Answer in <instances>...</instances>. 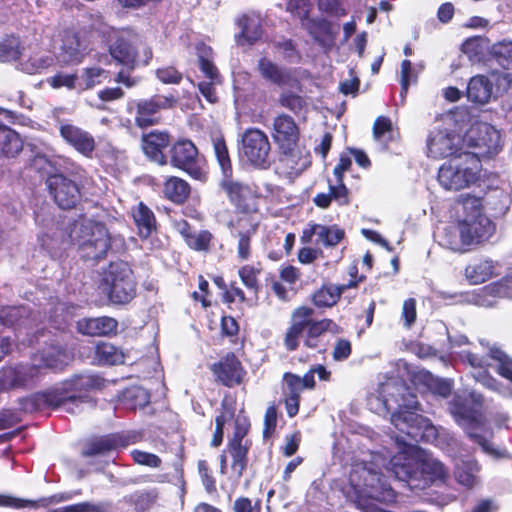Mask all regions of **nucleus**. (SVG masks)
Here are the masks:
<instances>
[{"label": "nucleus", "instance_id": "nucleus-26", "mask_svg": "<svg viewBox=\"0 0 512 512\" xmlns=\"http://www.w3.org/2000/svg\"><path fill=\"white\" fill-rule=\"evenodd\" d=\"M272 137L279 149H289L290 145H296L299 131L293 118L284 114L277 116L273 122Z\"/></svg>", "mask_w": 512, "mask_h": 512}, {"label": "nucleus", "instance_id": "nucleus-28", "mask_svg": "<svg viewBox=\"0 0 512 512\" xmlns=\"http://www.w3.org/2000/svg\"><path fill=\"white\" fill-rule=\"evenodd\" d=\"M502 298H512V276L483 287L476 295L475 303L483 307H493Z\"/></svg>", "mask_w": 512, "mask_h": 512}, {"label": "nucleus", "instance_id": "nucleus-44", "mask_svg": "<svg viewBox=\"0 0 512 512\" xmlns=\"http://www.w3.org/2000/svg\"><path fill=\"white\" fill-rule=\"evenodd\" d=\"M55 62L52 55L37 54L20 63V69L28 74L41 73Z\"/></svg>", "mask_w": 512, "mask_h": 512}, {"label": "nucleus", "instance_id": "nucleus-22", "mask_svg": "<svg viewBox=\"0 0 512 512\" xmlns=\"http://www.w3.org/2000/svg\"><path fill=\"white\" fill-rule=\"evenodd\" d=\"M35 403L61 409L67 413L76 414L82 411V405L87 403L86 396L67 395L59 391L39 393L34 397Z\"/></svg>", "mask_w": 512, "mask_h": 512}, {"label": "nucleus", "instance_id": "nucleus-54", "mask_svg": "<svg viewBox=\"0 0 512 512\" xmlns=\"http://www.w3.org/2000/svg\"><path fill=\"white\" fill-rule=\"evenodd\" d=\"M239 277L242 283L251 290L255 292L258 289V279L257 275L259 274V270L250 265H245L239 269Z\"/></svg>", "mask_w": 512, "mask_h": 512}, {"label": "nucleus", "instance_id": "nucleus-38", "mask_svg": "<svg viewBox=\"0 0 512 512\" xmlns=\"http://www.w3.org/2000/svg\"><path fill=\"white\" fill-rule=\"evenodd\" d=\"M132 216L141 237H148L156 225L154 213L142 202L132 209Z\"/></svg>", "mask_w": 512, "mask_h": 512}, {"label": "nucleus", "instance_id": "nucleus-20", "mask_svg": "<svg viewBox=\"0 0 512 512\" xmlns=\"http://www.w3.org/2000/svg\"><path fill=\"white\" fill-rule=\"evenodd\" d=\"M47 185L55 202L62 209H71L80 200L81 194L78 185L62 174L49 176Z\"/></svg>", "mask_w": 512, "mask_h": 512}, {"label": "nucleus", "instance_id": "nucleus-8", "mask_svg": "<svg viewBox=\"0 0 512 512\" xmlns=\"http://www.w3.org/2000/svg\"><path fill=\"white\" fill-rule=\"evenodd\" d=\"M463 215L461 220L462 236L467 249L480 245L490 239L495 231L493 222L483 213L481 199L467 195L461 198Z\"/></svg>", "mask_w": 512, "mask_h": 512}, {"label": "nucleus", "instance_id": "nucleus-56", "mask_svg": "<svg viewBox=\"0 0 512 512\" xmlns=\"http://www.w3.org/2000/svg\"><path fill=\"white\" fill-rule=\"evenodd\" d=\"M427 385L434 394L441 397H447L452 390L451 383L448 380L436 378L431 374L427 375Z\"/></svg>", "mask_w": 512, "mask_h": 512}, {"label": "nucleus", "instance_id": "nucleus-53", "mask_svg": "<svg viewBox=\"0 0 512 512\" xmlns=\"http://www.w3.org/2000/svg\"><path fill=\"white\" fill-rule=\"evenodd\" d=\"M493 350H498V351H501L500 349L498 348H492L490 350V359L494 361V363H486V361L479 357L478 355L474 354V353H471L469 351H463L461 354H460V357L463 359V360H466L473 368H479V369H482L484 368L486 365L488 366H493L496 371L499 373V370H498V361L492 356V351Z\"/></svg>", "mask_w": 512, "mask_h": 512}, {"label": "nucleus", "instance_id": "nucleus-50", "mask_svg": "<svg viewBox=\"0 0 512 512\" xmlns=\"http://www.w3.org/2000/svg\"><path fill=\"white\" fill-rule=\"evenodd\" d=\"M212 241V234L207 230L194 231L186 244L196 251H207Z\"/></svg>", "mask_w": 512, "mask_h": 512}, {"label": "nucleus", "instance_id": "nucleus-52", "mask_svg": "<svg viewBox=\"0 0 512 512\" xmlns=\"http://www.w3.org/2000/svg\"><path fill=\"white\" fill-rule=\"evenodd\" d=\"M473 376L483 386H485L493 391H498L506 397L512 398V390L508 389V388L501 389L498 382L494 378H492L490 375H488L486 370H479Z\"/></svg>", "mask_w": 512, "mask_h": 512}, {"label": "nucleus", "instance_id": "nucleus-21", "mask_svg": "<svg viewBox=\"0 0 512 512\" xmlns=\"http://www.w3.org/2000/svg\"><path fill=\"white\" fill-rule=\"evenodd\" d=\"M59 133L66 144L74 148L81 155L91 158L96 148L93 135L72 123H61Z\"/></svg>", "mask_w": 512, "mask_h": 512}, {"label": "nucleus", "instance_id": "nucleus-49", "mask_svg": "<svg viewBox=\"0 0 512 512\" xmlns=\"http://www.w3.org/2000/svg\"><path fill=\"white\" fill-rule=\"evenodd\" d=\"M108 76V72L99 67H91L83 70L80 77L86 89L92 88L100 84Z\"/></svg>", "mask_w": 512, "mask_h": 512}, {"label": "nucleus", "instance_id": "nucleus-2", "mask_svg": "<svg viewBox=\"0 0 512 512\" xmlns=\"http://www.w3.org/2000/svg\"><path fill=\"white\" fill-rule=\"evenodd\" d=\"M399 452L391 457L386 470L396 479L406 482L411 489H423L429 482L444 481L448 472L437 459L416 457V446L400 436H394Z\"/></svg>", "mask_w": 512, "mask_h": 512}, {"label": "nucleus", "instance_id": "nucleus-13", "mask_svg": "<svg viewBox=\"0 0 512 512\" xmlns=\"http://www.w3.org/2000/svg\"><path fill=\"white\" fill-rule=\"evenodd\" d=\"M71 359L70 353L59 347L51 346L40 355V364H37V359L34 360L33 365H19L16 366L18 387L28 386L38 378L41 373V368L61 369L67 365Z\"/></svg>", "mask_w": 512, "mask_h": 512}, {"label": "nucleus", "instance_id": "nucleus-1", "mask_svg": "<svg viewBox=\"0 0 512 512\" xmlns=\"http://www.w3.org/2000/svg\"><path fill=\"white\" fill-rule=\"evenodd\" d=\"M370 408L376 413L391 412V424L415 442L439 443L438 429L431 421L417 414L416 396L399 379L381 383L375 395L369 398Z\"/></svg>", "mask_w": 512, "mask_h": 512}, {"label": "nucleus", "instance_id": "nucleus-27", "mask_svg": "<svg viewBox=\"0 0 512 512\" xmlns=\"http://www.w3.org/2000/svg\"><path fill=\"white\" fill-rule=\"evenodd\" d=\"M211 370L220 382L229 387L239 384L244 375L240 361L233 354L213 364Z\"/></svg>", "mask_w": 512, "mask_h": 512}, {"label": "nucleus", "instance_id": "nucleus-61", "mask_svg": "<svg viewBox=\"0 0 512 512\" xmlns=\"http://www.w3.org/2000/svg\"><path fill=\"white\" fill-rule=\"evenodd\" d=\"M131 456L133 460L140 464V465H146L149 467H159L161 464V459L152 453L140 451V450H134L131 452Z\"/></svg>", "mask_w": 512, "mask_h": 512}, {"label": "nucleus", "instance_id": "nucleus-9", "mask_svg": "<svg viewBox=\"0 0 512 512\" xmlns=\"http://www.w3.org/2000/svg\"><path fill=\"white\" fill-rule=\"evenodd\" d=\"M109 50L118 63L131 69L140 64L147 65L152 58L151 49L132 31H122Z\"/></svg>", "mask_w": 512, "mask_h": 512}, {"label": "nucleus", "instance_id": "nucleus-39", "mask_svg": "<svg viewBox=\"0 0 512 512\" xmlns=\"http://www.w3.org/2000/svg\"><path fill=\"white\" fill-rule=\"evenodd\" d=\"M354 283L348 285H327L319 289L313 296V302L318 307H331L337 303L344 290L354 286Z\"/></svg>", "mask_w": 512, "mask_h": 512}, {"label": "nucleus", "instance_id": "nucleus-51", "mask_svg": "<svg viewBox=\"0 0 512 512\" xmlns=\"http://www.w3.org/2000/svg\"><path fill=\"white\" fill-rule=\"evenodd\" d=\"M20 55L18 39L11 37L0 42V58L2 61L16 60Z\"/></svg>", "mask_w": 512, "mask_h": 512}, {"label": "nucleus", "instance_id": "nucleus-19", "mask_svg": "<svg viewBox=\"0 0 512 512\" xmlns=\"http://www.w3.org/2000/svg\"><path fill=\"white\" fill-rule=\"evenodd\" d=\"M176 99L172 96L156 95L149 99H142L135 102L136 116L135 123L140 128H147L158 122V113L162 109H168L175 105Z\"/></svg>", "mask_w": 512, "mask_h": 512}, {"label": "nucleus", "instance_id": "nucleus-23", "mask_svg": "<svg viewBox=\"0 0 512 512\" xmlns=\"http://www.w3.org/2000/svg\"><path fill=\"white\" fill-rule=\"evenodd\" d=\"M85 50L86 47L78 35L72 30H67L61 37L57 61L61 65L78 64L83 60Z\"/></svg>", "mask_w": 512, "mask_h": 512}, {"label": "nucleus", "instance_id": "nucleus-32", "mask_svg": "<svg viewBox=\"0 0 512 512\" xmlns=\"http://www.w3.org/2000/svg\"><path fill=\"white\" fill-rule=\"evenodd\" d=\"M169 135L166 132L152 131L142 138V148L145 155L152 161L164 165L167 158L163 150L169 145Z\"/></svg>", "mask_w": 512, "mask_h": 512}, {"label": "nucleus", "instance_id": "nucleus-34", "mask_svg": "<svg viewBox=\"0 0 512 512\" xmlns=\"http://www.w3.org/2000/svg\"><path fill=\"white\" fill-rule=\"evenodd\" d=\"M479 472L480 466L476 460L463 457L455 460L454 478L458 484L473 488L479 482Z\"/></svg>", "mask_w": 512, "mask_h": 512}, {"label": "nucleus", "instance_id": "nucleus-7", "mask_svg": "<svg viewBox=\"0 0 512 512\" xmlns=\"http://www.w3.org/2000/svg\"><path fill=\"white\" fill-rule=\"evenodd\" d=\"M481 160L476 154L462 152L443 163L438 170V182L447 191H459L475 184L480 178Z\"/></svg>", "mask_w": 512, "mask_h": 512}, {"label": "nucleus", "instance_id": "nucleus-3", "mask_svg": "<svg viewBox=\"0 0 512 512\" xmlns=\"http://www.w3.org/2000/svg\"><path fill=\"white\" fill-rule=\"evenodd\" d=\"M347 496L365 512H376V502L391 503L396 494L379 472L366 464L353 466Z\"/></svg>", "mask_w": 512, "mask_h": 512}, {"label": "nucleus", "instance_id": "nucleus-5", "mask_svg": "<svg viewBox=\"0 0 512 512\" xmlns=\"http://www.w3.org/2000/svg\"><path fill=\"white\" fill-rule=\"evenodd\" d=\"M314 310L310 307L301 306L295 309L291 316V325L284 337V345L287 350L294 351L298 348L300 340L306 347L323 350L322 336L325 332L338 333L339 327L330 319L314 321L312 319Z\"/></svg>", "mask_w": 512, "mask_h": 512}, {"label": "nucleus", "instance_id": "nucleus-42", "mask_svg": "<svg viewBox=\"0 0 512 512\" xmlns=\"http://www.w3.org/2000/svg\"><path fill=\"white\" fill-rule=\"evenodd\" d=\"M250 446H245L242 444H234L233 446H228V452L232 458L231 469L237 478H240L243 475L248 463V451Z\"/></svg>", "mask_w": 512, "mask_h": 512}, {"label": "nucleus", "instance_id": "nucleus-62", "mask_svg": "<svg viewBox=\"0 0 512 512\" xmlns=\"http://www.w3.org/2000/svg\"><path fill=\"white\" fill-rule=\"evenodd\" d=\"M156 76L164 84H178L182 79V74L170 66L157 69Z\"/></svg>", "mask_w": 512, "mask_h": 512}, {"label": "nucleus", "instance_id": "nucleus-25", "mask_svg": "<svg viewBox=\"0 0 512 512\" xmlns=\"http://www.w3.org/2000/svg\"><path fill=\"white\" fill-rule=\"evenodd\" d=\"M508 74L502 78L506 80ZM501 77L497 73H491L489 77L476 75L472 77L467 86V97L469 100L479 104L487 103L493 94V83L500 81Z\"/></svg>", "mask_w": 512, "mask_h": 512}, {"label": "nucleus", "instance_id": "nucleus-4", "mask_svg": "<svg viewBox=\"0 0 512 512\" xmlns=\"http://www.w3.org/2000/svg\"><path fill=\"white\" fill-rule=\"evenodd\" d=\"M482 402V395L475 391L470 392L465 398L456 395L450 405V411L456 422L485 453L496 458L504 457L505 452L495 449L489 442L492 432L480 412Z\"/></svg>", "mask_w": 512, "mask_h": 512}, {"label": "nucleus", "instance_id": "nucleus-63", "mask_svg": "<svg viewBox=\"0 0 512 512\" xmlns=\"http://www.w3.org/2000/svg\"><path fill=\"white\" fill-rule=\"evenodd\" d=\"M231 415L232 414L230 412L227 413L226 411H224L219 416L216 417V419H215L216 429H215V432L213 435V439L211 441L212 446L217 447L222 443L223 435H224L223 428H224L226 421L228 420V418L231 417Z\"/></svg>", "mask_w": 512, "mask_h": 512}, {"label": "nucleus", "instance_id": "nucleus-29", "mask_svg": "<svg viewBox=\"0 0 512 512\" xmlns=\"http://www.w3.org/2000/svg\"><path fill=\"white\" fill-rule=\"evenodd\" d=\"M13 115L12 111L0 107V120L2 118L10 120ZM22 147L23 143L18 133L0 121V154L6 157H15Z\"/></svg>", "mask_w": 512, "mask_h": 512}, {"label": "nucleus", "instance_id": "nucleus-17", "mask_svg": "<svg viewBox=\"0 0 512 512\" xmlns=\"http://www.w3.org/2000/svg\"><path fill=\"white\" fill-rule=\"evenodd\" d=\"M170 163L196 179L203 176L198 150L190 140H179L171 147Z\"/></svg>", "mask_w": 512, "mask_h": 512}, {"label": "nucleus", "instance_id": "nucleus-10", "mask_svg": "<svg viewBox=\"0 0 512 512\" xmlns=\"http://www.w3.org/2000/svg\"><path fill=\"white\" fill-rule=\"evenodd\" d=\"M103 282L113 303H128L135 295L136 282L127 262H111L104 273Z\"/></svg>", "mask_w": 512, "mask_h": 512}, {"label": "nucleus", "instance_id": "nucleus-14", "mask_svg": "<svg viewBox=\"0 0 512 512\" xmlns=\"http://www.w3.org/2000/svg\"><path fill=\"white\" fill-rule=\"evenodd\" d=\"M427 156L433 159L452 158L464 149L463 138L447 129H433L426 140Z\"/></svg>", "mask_w": 512, "mask_h": 512}, {"label": "nucleus", "instance_id": "nucleus-45", "mask_svg": "<svg viewBox=\"0 0 512 512\" xmlns=\"http://www.w3.org/2000/svg\"><path fill=\"white\" fill-rule=\"evenodd\" d=\"M491 54L504 69H512V41H500L491 47Z\"/></svg>", "mask_w": 512, "mask_h": 512}, {"label": "nucleus", "instance_id": "nucleus-57", "mask_svg": "<svg viewBox=\"0 0 512 512\" xmlns=\"http://www.w3.org/2000/svg\"><path fill=\"white\" fill-rule=\"evenodd\" d=\"M26 312L24 307H6L0 310V324L10 326L18 322Z\"/></svg>", "mask_w": 512, "mask_h": 512}, {"label": "nucleus", "instance_id": "nucleus-36", "mask_svg": "<svg viewBox=\"0 0 512 512\" xmlns=\"http://www.w3.org/2000/svg\"><path fill=\"white\" fill-rule=\"evenodd\" d=\"M497 265L490 259H480L470 263L465 269V275L471 284L477 285L496 276Z\"/></svg>", "mask_w": 512, "mask_h": 512}, {"label": "nucleus", "instance_id": "nucleus-48", "mask_svg": "<svg viewBox=\"0 0 512 512\" xmlns=\"http://www.w3.org/2000/svg\"><path fill=\"white\" fill-rule=\"evenodd\" d=\"M279 103L295 114L302 112L307 107V101L304 97L290 91L283 92L280 95Z\"/></svg>", "mask_w": 512, "mask_h": 512}, {"label": "nucleus", "instance_id": "nucleus-6", "mask_svg": "<svg viewBox=\"0 0 512 512\" xmlns=\"http://www.w3.org/2000/svg\"><path fill=\"white\" fill-rule=\"evenodd\" d=\"M70 240L77 246L81 258L97 261L106 256L111 238L106 226L92 219L81 218L74 222L69 232Z\"/></svg>", "mask_w": 512, "mask_h": 512}, {"label": "nucleus", "instance_id": "nucleus-31", "mask_svg": "<svg viewBox=\"0 0 512 512\" xmlns=\"http://www.w3.org/2000/svg\"><path fill=\"white\" fill-rule=\"evenodd\" d=\"M461 220L439 227L435 232L438 243L455 252L468 251L464 237L462 236Z\"/></svg>", "mask_w": 512, "mask_h": 512}, {"label": "nucleus", "instance_id": "nucleus-64", "mask_svg": "<svg viewBox=\"0 0 512 512\" xmlns=\"http://www.w3.org/2000/svg\"><path fill=\"white\" fill-rule=\"evenodd\" d=\"M16 368L8 367L3 369L0 375V386L3 389L18 388Z\"/></svg>", "mask_w": 512, "mask_h": 512}, {"label": "nucleus", "instance_id": "nucleus-33", "mask_svg": "<svg viewBox=\"0 0 512 512\" xmlns=\"http://www.w3.org/2000/svg\"><path fill=\"white\" fill-rule=\"evenodd\" d=\"M39 244L51 257L56 258L73 245V241L70 240L69 233H64L58 228H51L39 236Z\"/></svg>", "mask_w": 512, "mask_h": 512}, {"label": "nucleus", "instance_id": "nucleus-59", "mask_svg": "<svg viewBox=\"0 0 512 512\" xmlns=\"http://www.w3.org/2000/svg\"><path fill=\"white\" fill-rule=\"evenodd\" d=\"M411 62L409 60H403L401 63V97L404 99L410 83L416 80V74L414 73Z\"/></svg>", "mask_w": 512, "mask_h": 512}, {"label": "nucleus", "instance_id": "nucleus-43", "mask_svg": "<svg viewBox=\"0 0 512 512\" xmlns=\"http://www.w3.org/2000/svg\"><path fill=\"white\" fill-rule=\"evenodd\" d=\"M96 358L100 364L116 365L124 362V355L110 343H100L95 348Z\"/></svg>", "mask_w": 512, "mask_h": 512}, {"label": "nucleus", "instance_id": "nucleus-35", "mask_svg": "<svg viewBox=\"0 0 512 512\" xmlns=\"http://www.w3.org/2000/svg\"><path fill=\"white\" fill-rule=\"evenodd\" d=\"M77 329L88 336H107L116 332L117 321L106 316L83 319L77 322Z\"/></svg>", "mask_w": 512, "mask_h": 512}, {"label": "nucleus", "instance_id": "nucleus-58", "mask_svg": "<svg viewBox=\"0 0 512 512\" xmlns=\"http://www.w3.org/2000/svg\"><path fill=\"white\" fill-rule=\"evenodd\" d=\"M284 382L285 396H294L300 398V394L304 390L303 384L300 382V377L291 373H286L284 375Z\"/></svg>", "mask_w": 512, "mask_h": 512}, {"label": "nucleus", "instance_id": "nucleus-16", "mask_svg": "<svg viewBox=\"0 0 512 512\" xmlns=\"http://www.w3.org/2000/svg\"><path fill=\"white\" fill-rule=\"evenodd\" d=\"M311 8L312 4L309 0H288L286 10L301 20L302 25L313 36L315 41L322 46H328L332 42L329 26L322 20H310L308 16Z\"/></svg>", "mask_w": 512, "mask_h": 512}, {"label": "nucleus", "instance_id": "nucleus-37", "mask_svg": "<svg viewBox=\"0 0 512 512\" xmlns=\"http://www.w3.org/2000/svg\"><path fill=\"white\" fill-rule=\"evenodd\" d=\"M237 23L241 29V33L237 36V42L239 44H243L245 42L253 43L261 37L262 29L259 14H245L238 19Z\"/></svg>", "mask_w": 512, "mask_h": 512}, {"label": "nucleus", "instance_id": "nucleus-40", "mask_svg": "<svg viewBox=\"0 0 512 512\" xmlns=\"http://www.w3.org/2000/svg\"><path fill=\"white\" fill-rule=\"evenodd\" d=\"M258 70L264 79L279 86L286 85L290 78L286 70L280 68L267 58L259 60Z\"/></svg>", "mask_w": 512, "mask_h": 512}, {"label": "nucleus", "instance_id": "nucleus-55", "mask_svg": "<svg viewBox=\"0 0 512 512\" xmlns=\"http://www.w3.org/2000/svg\"><path fill=\"white\" fill-rule=\"evenodd\" d=\"M492 356L498 361L499 374L512 382V359L498 350H493Z\"/></svg>", "mask_w": 512, "mask_h": 512}, {"label": "nucleus", "instance_id": "nucleus-12", "mask_svg": "<svg viewBox=\"0 0 512 512\" xmlns=\"http://www.w3.org/2000/svg\"><path fill=\"white\" fill-rule=\"evenodd\" d=\"M463 144L468 148H474L470 151L476 154L478 159L481 157H492L498 154L503 147V140L500 132L492 125L486 122L473 124L463 137Z\"/></svg>", "mask_w": 512, "mask_h": 512}, {"label": "nucleus", "instance_id": "nucleus-60", "mask_svg": "<svg viewBox=\"0 0 512 512\" xmlns=\"http://www.w3.org/2000/svg\"><path fill=\"white\" fill-rule=\"evenodd\" d=\"M416 318V300L414 298H409L404 301L402 306L401 319L403 321V325L406 328H410L415 323Z\"/></svg>", "mask_w": 512, "mask_h": 512}, {"label": "nucleus", "instance_id": "nucleus-15", "mask_svg": "<svg viewBox=\"0 0 512 512\" xmlns=\"http://www.w3.org/2000/svg\"><path fill=\"white\" fill-rule=\"evenodd\" d=\"M270 150L268 137L261 130L250 128L242 135L241 153L250 164L265 168L269 164Z\"/></svg>", "mask_w": 512, "mask_h": 512}, {"label": "nucleus", "instance_id": "nucleus-41", "mask_svg": "<svg viewBox=\"0 0 512 512\" xmlns=\"http://www.w3.org/2000/svg\"><path fill=\"white\" fill-rule=\"evenodd\" d=\"M163 193L172 202L180 204L189 196L190 186L185 180L173 176L166 180Z\"/></svg>", "mask_w": 512, "mask_h": 512}, {"label": "nucleus", "instance_id": "nucleus-11", "mask_svg": "<svg viewBox=\"0 0 512 512\" xmlns=\"http://www.w3.org/2000/svg\"><path fill=\"white\" fill-rule=\"evenodd\" d=\"M213 148L217 162L222 171L221 187L229 199L238 207L254 194L253 189L246 183L232 177V165L226 143L222 137L213 138Z\"/></svg>", "mask_w": 512, "mask_h": 512}, {"label": "nucleus", "instance_id": "nucleus-47", "mask_svg": "<svg viewBox=\"0 0 512 512\" xmlns=\"http://www.w3.org/2000/svg\"><path fill=\"white\" fill-rule=\"evenodd\" d=\"M373 134L375 140L386 146L393 139V129L390 119L379 117L374 123Z\"/></svg>", "mask_w": 512, "mask_h": 512}, {"label": "nucleus", "instance_id": "nucleus-18", "mask_svg": "<svg viewBox=\"0 0 512 512\" xmlns=\"http://www.w3.org/2000/svg\"><path fill=\"white\" fill-rule=\"evenodd\" d=\"M199 67L202 73L210 79L209 82L203 81L198 84V88L203 97L210 103H216L218 100L214 86L220 83V77L217 68L212 62V49L201 43L196 47Z\"/></svg>", "mask_w": 512, "mask_h": 512}, {"label": "nucleus", "instance_id": "nucleus-24", "mask_svg": "<svg viewBox=\"0 0 512 512\" xmlns=\"http://www.w3.org/2000/svg\"><path fill=\"white\" fill-rule=\"evenodd\" d=\"M344 235V230L337 225L308 224L301 236V242L304 244L311 243L313 236H317L316 243H321L326 247H333L344 238Z\"/></svg>", "mask_w": 512, "mask_h": 512}, {"label": "nucleus", "instance_id": "nucleus-30", "mask_svg": "<svg viewBox=\"0 0 512 512\" xmlns=\"http://www.w3.org/2000/svg\"><path fill=\"white\" fill-rule=\"evenodd\" d=\"M280 156L278 169L287 175L300 174L309 164L308 157L296 145H290L289 149H279Z\"/></svg>", "mask_w": 512, "mask_h": 512}, {"label": "nucleus", "instance_id": "nucleus-46", "mask_svg": "<svg viewBox=\"0 0 512 512\" xmlns=\"http://www.w3.org/2000/svg\"><path fill=\"white\" fill-rule=\"evenodd\" d=\"M117 440L114 436H105L90 442L83 450L84 456H93L105 453L117 447Z\"/></svg>", "mask_w": 512, "mask_h": 512}]
</instances>
